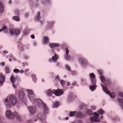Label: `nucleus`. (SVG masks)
I'll use <instances>...</instances> for the list:
<instances>
[{"label": "nucleus", "instance_id": "f257e3e1", "mask_svg": "<svg viewBox=\"0 0 123 123\" xmlns=\"http://www.w3.org/2000/svg\"><path fill=\"white\" fill-rule=\"evenodd\" d=\"M34 101L36 104H37L38 106H39L40 105L43 104L44 109V114L41 115V114L39 113L37 115V117L38 119L42 121V123H43V122L45 123L44 120L46 117L45 115H46L48 112V107L40 99H36L34 100Z\"/></svg>", "mask_w": 123, "mask_h": 123}, {"label": "nucleus", "instance_id": "f03ea898", "mask_svg": "<svg viewBox=\"0 0 123 123\" xmlns=\"http://www.w3.org/2000/svg\"><path fill=\"white\" fill-rule=\"evenodd\" d=\"M6 115L7 118L11 119H13L15 116L18 120L19 121H21L20 117L16 112L15 113L14 115L11 111L9 110L6 112Z\"/></svg>", "mask_w": 123, "mask_h": 123}, {"label": "nucleus", "instance_id": "7ed1b4c3", "mask_svg": "<svg viewBox=\"0 0 123 123\" xmlns=\"http://www.w3.org/2000/svg\"><path fill=\"white\" fill-rule=\"evenodd\" d=\"M101 86L102 87L103 91L105 92L106 94H109V95L111 97L113 98L115 97L116 95L114 93L112 92L110 93V91H108V89L106 87L104 86L103 85H101Z\"/></svg>", "mask_w": 123, "mask_h": 123}, {"label": "nucleus", "instance_id": "20e7f679", "mask_svg": "<svg viewBox=\"0 0 123 123\" xmlns=\"http://www.w3.org/2000/svg\"><path fill=\"white\" fill-rule=\"evenodd\" d=\"M94 115L96 116L92 117L90 118V120L92 122H99L100 119L98 117L99 116V114L96 112L94 113Z\"/></svg>", "mask_w": 123, "mask_h": 123}, {"label": "nucleus", "instance_id": "39448f33", "mask_svg": "<svg viewBox=\"0 0 123 123\" xmlns=\"http://www.w3.org/2000/svg\"><path fill=\"white\" fill-rule=\"evenodd\" d=\"M63 91L61 89H58L57 90L53 89L52 91V93L55 95L59 96L63 94Z\"/></svg>", "mask_w": 123, "mask_h": 123}, {"label": "nucleus", "instance_id": "423d86ee", "mask_svg": "<svg viewBox=\"0 0 123 123\" xmlns=\"http://www.w3.org/2000/svg\"><path fill=\"white\" fill-rule=\"evenodd\" d=\"M26 91L28 92V97L29 98L31 99L34 97L35 94L32 90L27 89L26 90Z\"/></svg>", "mask_w": 123, "mask_h": 123}, {"label": "nucleus", "instance_id": "0eeeda50", "mask_svg": "<svg viewBox=\"0 0 123 123\" xmlns=\"http://www.w3.org/2000/svg\"><path fill=\"white\" fill-rule=\"evenodd\" d=\"M89 75L92 84H95L96 82V79H95V75L93 73H90Z\"/></svg>", "mask_w": 123, "mask_h": 123}, {"label": "nucleus", "instance_id": "6e6552de", "mask_svg": "<svg viewBox=\"0 0 123 123\" xmlns=\"http://www.w3.org/2000/svg\"><path fill=\"white\" fill-rule=\"evenodd\" d=\"M9 100L11 103L13 105L15 104L17 102V99L14 96H11L9 98Z\"/></svg>", "mask_w": 123, "mask_h": 123}, {"label": "nucleus", "instance_id": "1a4fd4ad", "mask_svg": "<svg viewBox=\"0 0 123 123\" xmlns=\"http://www.w3.org/2000/svg\"><path fill=\"white\" fill-rule=\"evenodd\" d=\"M79 62L83 66H85L86 65L88 64V63L87 61L84 58H80L79 60Z\"/></svg>", "mask_w": 123, "mask_h": 123}, {"label": "nucleus", "instance_id": "9d476101", "mask_svg": "<svg viewBox=\"0 0 123 123\" xmlns=\"http://www.w3.org/2000/svg\"><path fill=\"white\" fill-rule=\"evenodd\" d=\"M49 46L51 48L59 47V44L58 43H49Z\"/></svg>", "mask_w": 123, "mask_h": 123}, {"label": "nucleus", "instance_id": "9b49d317", "mask_svg": "<svg viewBox=\"0 0 123 123\" xmlns=\"http://www.w3.org/2000/svg\"><path fill=\"white\" fill-rule=\"evenodd\" d=\"M5 76L2 73H0V84L2 83L5 80Z\"/></svg>", "mask_w": 123, "mask_h": 123}, {"label": "nucleus", "instance_id": "f8f14e48", "mask_svg": "<svg viewBox=\"0 0 123 123\" xmlns=\"http://www.w3.org/2000/svg\"><path fill=\"white\" fill-rule=\"evenodd\" d=\"M10 80L12 82L13 86L15 88L16 87V85L14 84V82L15 81V79L14 76H12L10 77Z\"/></svg>", "mask_w": 123, "mask_h": 123}, {"label": "nucleus", "instance_id": "ddd939ff", "mask_svg": "<svg viewBox=\"0 0 123 123\" xmlns=\"http://www.w3.org/2000/svg\"><path fill=\"white\" fill-rule=\"evenodd\" d=\"M43 42L44 44H47L49 43V38L47 37H44L43 40Z\"/></svg>", "mask_w": 123, "mask_h": 123}, {"label": "nucleus", "instance_id": "4468645a", "mask_svg": "<svg viewBox=\"0 0 123 123\" xmlns=\"http://www.w3.org/2000/svg\"><path fill=\"white\" fill-rule=\"evenodd\" d=\"M5 104L6 107L9 108L11 105L10 103L8 101V99L6 98L5 100Z\"/></svg>", "mask_w": 123, "mask_h": 123}, {"label": "nucleus", "instance_id": "2eb2a0df", "mask_svg": "<svg viewBox=\"0 0 123 123\" xmlns=\"http://www.w3.org/2000/svg\"><path fill=\"white\" fill-rule=\"evenodd\" d=\"M29 111L32 113H34L36 111L35 107H33L31 106L29 108Z\"/></svg>", "mask_w": 123, "mask_h": 123}, {"label": "nucleus", "instance_id": "dca6fc26", "mask_svg": "<svg viewBox=\"0 0 123 123\" xmlns=\"http://www.w3.org/2000/svg\"><path fill=\"white\" fill-rule=\"evenodd\" d=\"M77 117L80 118H83L85 117V115L83 114L81 112H79L77 115Z\"/></svg>", "mask_w": 123, "mask_h": 123}, {"label": "nucleus", "instance_id": "f3484780", "mask_svg": "<svg viewBox=\"0 0 123 123\" xmlns=\"http://www.w3.org/2000/svg\"><path fill=\"white\" fill-rule=\"evenodd\" d=\"M59 56L56 54H55L54 56L52 57V60L54 62H56L59 58Z\"/></svg>", "mask_w": 123, "mask_h": 123}, {"label": "nucleus", "instance_id": "a211bd4d", "mask_svg": "<svg viewBox=\"0 0 123 123\" xmlns=\"http://www.w3.org/2000/svg\"><path fill=\"white\" fill-rule=\"evenodd\" d=\"M19 94L20 97V99L23 98L25 96V94L24 92L22 91H21L19 93Z\"/></svg>", "mask_w": 123, "mask_h": 123}, {"label": "nucleus", "instance_id": "6ab92c4d", "mask_svg": "<svg viewBox=\"0 0 123 123\" xmlns=\"http://www.w3.org/2000/svg\"><path fill=\"white\" fill-rule=\"evenodd\" d=\"M94 85H91L90 87V89L92 91H93L94 90L96 89V86L95 84H93Z\"/></svg>", "mask_w": 123, "mask_h": 123}, {"label": "nucleus", "instance_id": "aec40b11", "mask_svg": "<svg viewBox=\"0 0 123 123\" xmlns=\"http://www.w3.org/2000/svg\"><path fill=\"white\" fill-rule=\"evenodd\" d=\"M60 103L58 101H56L55 102V103H54L52 105V107L53 108H55V107H57L60 105Z\"/></svg>", "mask_w": 123, "mask_h": 123}, {"label": "nucleus", "instance_id": "412c9836", "mask_svg": "<svg viewBox=\"0 0 123 123\" xmlns=\"http://www.w3.org/2000/svg\"><path fill=\"white\" fill-rule=\"evenodd\" d=\"M4 10V7L3 4L0 1V11L1 13H2Z\"/></svg>", "mask_w": 123, "mask_h": 123}, {"label": "nucleus", "instance_id": "4be33fe9", "mask_svg": "<svg viewBox=\"0 0 123 123\" xmlns=\"http://www.w3.org/2000/svg\"><path fill=\"white\" fill-rule=\"evenodd\" d=\"M40 14V13L39 12H38L36 17L35 18V20H36L37 19L38 20H40L41 18Z\"/></svg>", "mask_w": 123, "mask_h": 123}, {"label": "nucleus", "instance_id": "5701e85b", "mask_svg": "<svg viewBox=\"0 0 123 123\" xmlns=\"http://www.w3.org/2000/svg\"><path fill=\"white\" fill-rule=\"evenodd\" d=\"M76 113V111H74L73 112H70L69 113V115L70 117H73L74 116Z\"/></svg>", "mask_w": 123, "mask_h": 123}, {"label": "nucleus", "instance_id": "b1692460", "mask_svg": "<svg viewBox=\"0 0 123 123\" xmlns=\"http://www.w3.org/2000/svg\"><path fill=\"white\" fill-rule=\"evenodd\" d=\"M47 95L48 96H51L52 94L51 90L50 89L47 91L46 92Z\"/></svg>", "mask_w": 123, "mask_h": 123}, {"label": "nucleus", "instance_id": "393cba45", "mask_svg": "<svg viewBox=\"0 0 123 123\" xmlns=\"http://www.w3.org/2000/svg\"><path fill=\"white\" fill-rule=\"evenodd\" d=\"M18 47L19 49L21 51H22L24 49V45L22 43H20L19 45L18 46Z\"/></svg>", "mask_w": 123, "mask_h": 123}, {"label": "nucleus", "instance_id": "a878e982", "mask_svg": "<svg viewBox=\"0 0 123 123\" xmlns=\"http://www.w3.org/2000/svg\"><path fill=\"white\" fill-rule=\"evenodd\" d=\"M13 20L17 21H19L20 20L19 18L17 16H14L12 17Z\"/></svg>", "mask_w": 123, "mask_h": 123}, {"label": "nucleus", "instance_id": "bb28decb", "mask_svg": "<svg viewBox=\"0 0 123 123\" xmlns=\"http://www.w3.org/2000/svg\"><path fill=\"white\" fill-rule=\"evenodd\" d=\"M64 57L66 60H69L71 59L70 57L68 54H66L65 55Z\"/></svg>", "mask_w": 123, "mask_h": 123}, {"label": "nucleus", "instance_id": "cd10ccee", "mask_svg": "<svg viewBox=\"0 0 123 123\" xmlns=\"http://www.w3.org/2000/svg\"><path fill=\"white\" fill-rule=\"evenodd\" d=\"M15 32L16 35H17L19 34L20 32V30L18 29H16L15 30Z\"/></svg>", "mask_w": 123, "mask_h": 123}, {"label": "nucleus", "instance_id": "c85d7f7f", "mask_svg": "<svg viewBox=\"0 0 123 123\" xmlns=\"http://www.w3.org/2000/svg\"><path fill=\"white\" fill-rule=\"evenodd\" d=\"M10 34L11 35H13L15 33V30L13 28H12V29H10Z\"/></svg>", "mask_w": 123, "mask_h": 123}, {"label": "nucleus", "instance_id": "c756f323", "mask_svg": "<svg viewBox=\"0 0 123 123\" xmlns=\"http://www.w3.org/2000/svg\"><path fill=\"white\" fill-rule=\"evenodd\" d=\"M100 78L102 82H104L105 80V78L103 75L100 76Z\"/></svg>", "mask_w": 123, "mask_h": 123}, {"label": "nucleus", "instance_id": "7c9ffc66", "mask_svg": "<svg viewBox=\"0 0 123 123\" xmlns=\"http://www.w3.org/2000/svg\"><path fill=\"white\" fill-rule=\"evenodd\" d=\"M87 113L90 115H91L93 113L92 111L91 110H88L87 111Z\"/></svg>", "mask_w": 123, "mask_h": 123}, {"label": "nucleus", "instance_id": "2f4dec72", "mask_svg": "<svg viewBox=\"0 0 123 123\" xmlns=\"http://www.w3.org/2000/svg\"><path fill=\"white\" fill-rule=\"evenodd\" d=\"M66 68L69 71L71 72V68L68 65H66Z\"/></svg>", "mask_w": 123, "mask_h": 123}, {"label": "nucleus", "instance_id": "473e14b6", "mask_svg": "<svg viewBox=\"0 0 123 123\" xmlns=\"http://www.w3.org/2000/svg\"><path fill=\"white\" fill-rule=\"evenodd\" d=\"M118 94L119 97H123V92H118Z\"/></svg>", "mask_w": 123, "mask_h": 123}, {"label": "nucleus", "instance_id": "72a5a7b5", "mask_svg": "<svg viewBox=\"0 0 123 123\" xmlns=\"http://www.w3.org/2000/svg\"><path fill=\"white\" fill-rule=\"evenodd\" d=\"M105 84L107 85H109L111 84V81L109 80H106L105 82Z\"/></svg>", "mask_w": 123, "mask_h": 123}, {"label": "nucleus", "instance_id": "f704fd0d", "mask_svg": "<svg viewBox=\"0 0 123 123\" xmlns=\"http://www.w3.org/2000/svg\"><path fill=\"white\" fill-rule=\"evenodd\" d=\"M104 111L102 109H100L98 110V113L99 114L101 115L103 113Z\"/></svg>", "mask_w": 123, "mask_h": 123}, {"label": "nucleus", "instance_id": "c9c22d12", "mask_svg": "<svg viewBox=\"0 0 123 123\" xmlns=\"http://www.w3.org/2000/svg\"><path fill=\"white\" fill-rule=\"evenodd\" d=\"M7 28V27L6 26H5L1 29H0V32H1L3 30H6Z\"/></svg>", "mask_w": 123, "mask_h": 123}, {"label": "nucleus", "instance_id": "e433bc0d", "mask_svg": "<svg viewBox=\"0 0 123 123\" xmlns=\"http://www.w3.org/2000/svg\"><path fill=\"white\" fill-rule=\"evenodd\" d=\"M60 83L62 86L64 85L65 83V81L63 80H62L60 81Z\"/></svg>", "mask_w": 123, "mask_h": 123}, {"label": "nucleus", "instance_id": "4c0bfd02", "mask_svg": "<svg viewBox=\"0 0 123 123\" xmlns=\"http://www.w3.org/2000/svg\"><path fill=\"white\" fill-rule=\"evenodd\" d=\"M5 70L6 73H9V68L8 67H6L5 68Z\"/></svg>", "mask_w": 123, "mask_h": 123}, {"label": "nucleus", "instance_id": "58836bf2", "mask_svg": "<svg viewBox=\"0 0 123 123\" xmlns=\"http://www.w3.org/2000/svg\"><path fill=\"white\" fill-rule=\"evenodd\" d=\"M13 71L14 73H17L19 72V70L15 68L13 70Z\"/></svg>", "mask_w": 123, "mask_h": 123}, {"label": "nucleus", "instance_id": "ea45409f", "mask_svg": "<svg viewBox=\"0 0 123 123\" xmlns=\"http://www.w3.org/2000/svg\"><path fill=\"white\" fill-rule=\"evenodd\" d=\"M50 0H46L45 2H44V3L43 2V1H42V3L43 4H44L46 3H50Z\"/></svg>", "mask_w": 123, "mask_h": 123}, {"label": "nucleus", "instance_id": "a19ab883", "mask_svg": "<svg viewBox=\"0 0 123 123\" xmlns=\"http://www.w3.org/2000/svg\"><path fill=\"white\" fill-rule=\"evenodd\" d=\"M66 54H68L69 51V50L68 49V48L67 47H66Z\"/></svg>", "mask_w": 123, "mask_h": 123}, {"label": "nucleus", "instance_id": "79ce46f5", "mask_svg": "<svg viewBox=\"0 0 123 123\" xmlns=\"http://www.w3.org/2000/svg\"><path fill=\"white\" fill-rule=\"evenodd\" d=\"M73 94H71L70 95V96H69V99L72 100L73 99Z\"/></svg>", "mask_w": 123, "mask_h": 123}, {"label": "nucleus", "instance_id": "37998d69", "mask_svg": "<svg viewBox=\"0 0 123 123\" xmlns=\"http://www.w3.org/2000/svg\"><path fill=\"white\" fill-rule=\"evenodd\" d=\"M15 13L16 15H18L19 13L18 10H16L15 11Z\"/></svg>", "mask_w": 123, "mask_h": 123}, {"label": "nucleus", "instance_id": "c03bdc74", "mask_svg": "<svg viewBox=\"0 0 123 123\" xmlns=\"http://www.w3.org/2000/svg\"><path fill=\"white\" fill-rule=\"evenodd\" d=\"M98 73L100 75V76L102 75V71L101 70H98Z\"/></svg>", "mask_w": 123, "mask_h": 123}, {"label": "nucleus", "instance_id": "a18cd8bd", "mask_svg": "<svg viewBox=\"0 0 123 123\" xmlns=\"http://www.w3.org/2000/svg\"><path fill=\"white\" fill-rule=\"evenodd\" d=\"M55 79L56 80H59V81L60 79L59 78L58 74V75L55 77Z\"/></svg>", "mask_w": 123, "mask_h": 123}, {"label": "nucleus", "instance_id": "49530a36", "mask_svg": "<svg viewBox=\"0 0 123 123\" xmlns=\"http://www.w3.org/2000/svg\"><path fill=\"white\" fill-rule=\"evenodd\" d=\"M76 82L75 81H74L73 83L72 84V85L73 86H74L76 85Z\"/></svg>", "mask_w": 123, "mask_h": 123}, {"label": "nucleus", "instance_id": "de8ad7c7", "mask_svg": "<svg viewBox=\"0 0 123 123\" xmlns=\"http://www.w3.org/2000/svg\"><path fill=\"white\" fill-rule=\"evenodd\" d=\"M0 64L2 66H3L5 65V63L4 62H2L0 63Z\"/></svg>", "mask_w": 123, "mask_h": 123}, {"label": "nucleus", "instance_id": "09e8293b", "mask_svg": "<svg viewBox=\"0 0 123 123\" xmlns=\"http://www.w3.org/2000/svg\"><path fill=\"white\" fill-rule=\"evenodd\" d=\"M31 38H32L33 39H34L35 38V36L34 35H31Z\"/></svg>", "mask_w": 123, "mask_h": 123}, {"label": "nucleus", "instance_id": "8fccbe9b", "mask_svg": "<svg viewBox=\"0 0 123 123\" xmlns=\"http://www.w3.org/2000/svg\"><path fill=\"white\" fill-rule=\"evenodd\" d=\"M3 52L5 54H7L8 53V51L6 50H4Z\"/></svg>", "mask_w": 123, "mask_h": 123}, {"label": "nucleus", "instance_id": "3c124183", "mask_svg": "<svg viewBox=\"0 0 123 123\" xmlns=\"http://www.w3.org/2000/svg\"><path fill=\"white\" fill-rule=\"evenodd\" d=\"M81 81L82 82L83 81L84 82H85L86 80L85 79H81Z\"/></svg>", "mask_w": 123, "mask_h": 123}, {"label": "nucleus", "instance_id": "603ef678", "mask_svg": "<svg viewBox=\"0 0 123 123\" xmlns=\"http://www.w3.org/2000/svg\"><path fill=\"white\" fill-rule=\"evenodd\" d=\"M79 123H83V122L81 120H79L78 121Z\"/></svg>", "mask_w": 123, "mask_h": 123}, {"label": "nucleus", "instance_id": "864d4df0", "mask_svg": "<svg viewBox=\"0 0 123 123\" xmlns=\"http://www.w3.org/2000/svg\"><path fill=\"white\" fill-rule=\"evenodd\" d=\"M28 123H32L31 121V120H30L28 121Z\"/></svg>", "mask_w": 123, "mask_h": 123}, {"label": "nucleus", "instance_id": "5fc2aeb1", "mask_svg": "<svg viewBox=\"0 0 123 123\" xmlns=\"http://www.w3.org/2000/svg\"><path fill=\"white\" fill-rule=\"evenodd\" d=\"M28 13H26L25 14V17H27L28 16Z\"/></svg>", "mask_w": 123, "mask_h": 123}, {"label": "nucleus", "instance_id": "6e6d98bb", "mask_svg": "<svg viewBox=\"0 0 123 123\" xmlns=\"http://www.w3.org/2000/svg\"><path fill=\"white\" fill-rule=\"evenodd\" d=\"M91 108L92 109H94L95 108V106H93L91 107Z\"/></svg>", "mask_w": 123, "mask_h": 123}, {"label": "nucleus", "instance_id": "4d7b16f0", "mask_svg": "<svg viewBox=\"0 0 123 123\" xmlns=\"http://www.w3.org/2000/svg\"><path fill=\"white\" fill-rule=\"evenodd\" d=\"M20 72L21 73H23L24 72V71L23 70H21Z\"/></svg>", "mask_w": 123, "mask_h": 123}, {"label": "nucleus", "instance_id": "13d9d810", "mask_svg": "<svg viewBox=\"0 0 123 123\" xmlns=\"http://www.w3.org/2000/svg\"><path fill=\"white\" fill-rule=\"evenodd\" d=\"M70 83L69 82H67V84L68 86H70Z\"/></svg>", "mask_w": 123, "mask_h": 123}, {"label": "nucleus", "instance_id": "bf43d9fd", "mask_svg": "<svg viewBox=\"0 0 123 123\" xmlns=\"http://www.w3.org/2000/svg\"><path fill=\"white\" fill-rule=\"evenodd\" d=\"M69 117H67L65 118V119L66 120H68L69 119Z\"/></svg>", "mask_w": 123, "mask_h": 123}, {"label": "nucleus", "instance_id": "052dcab7", "mask_svg": "<svg viewBox=\"0 0 123 123\" xmlns=\"http://www.w3.org/2000/svg\"><path fill=\"white\" fill-rule=\"evenodd\" d=\"M4 32H5V33H7L8 32V30H6V31H4Z\"/></svg>", "mask_w": 123, "mask_h": 123}, {"label": "nucleus", "instance_id": "680f3d73", "mask_svg": "<svg viewBox=\"0 0 123 123\" xmlns=\"http://www.w3.org/2000/svg\"><path fill=\"white\" fill-rule=\"evenodd\" d=\"M33 44L34 46L36 45H37V43L36 42H34Z\"/></svg>", "mask_w": 123, "mask_h": 123}, {"label": "nucleus", "instance_id": "e2e57ef3", "mask_svg": "<svg viewBox=\"0 0 123 123\" xmlns=\"http://www.w3.org/2000/svg\"><path fill=\"white\" fill-rule=\"evenodd\" d=\"M73 73H71L72 74H75V71H72Z\"/></svg>", "mask_w": 123, "mask_h": 123}, {"label": "nucleus", "instance_id": "0e129e2a", "mask_svg": "<svg viewBox=\"0 0 123 123\" xmlns=\"http://www.w3.org/2000/svg\"><path fill=\"white\" fill-rule=\"evenodd\" d=\"M73 73H71L72 74H75V71H72Z\"/></svg>", "mask_w": 123, "mask_h": 123}, {"label": "nucleus", "instance_id": "69168bd1", "mask_svg": "<svg viewBox=\"0 0 123 123\" xmlns=\"http://www.w3.org/2000/svg\"><path fill=\"white\" fill-rule=\"evenodd\" d=\"M25 70V71L26 72H28V71H29V69L28 68H27Z\"/></svg>", "mask_w": 123, "mask_h": 123}, {"label": "nucleus", "instance_id": "338daca9", "mask_svg": "<svg viewBox=\"0 0 123 123\" xmlns=\"http://www.w3.org/2000/svg\"><path fill=\"white\" fill-rule=\"evenodd\" d=\"M10 0V1H9V3L10 4H11V0Z\"/></svg>", "mask_w": 123, "mask_h": 123}, {"label": "nucleus", "instance_id": "774afa93", "mask_svg": "<svg viewBox=\"0 0 123 123\" xmlns=\"http://www.w3.org/2000/svg\"><path fill=\"white\" fill-rule=\"evenodd\" d=\"M59 65V63H57V65Z\"/></svg>", "mask_w": 123, "mask_h": 123}]
</instances>
